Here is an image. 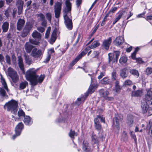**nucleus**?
<instances>
[{
  "instance_id": "24",
  "label": "nucleus",
  "mask_w": 152,
  "mask_h": 152,
  "mask_svg": "<svg viewBox=\"0 0 152 152\" xmlns=\"http://www.w3.org/2000/svg\"><path fill=\"white\" fill-rule=\"evenodd\" d=\"M9 27V23L8 22H5L4 23L2 26V32H7L8 30Z\"/></svg>"
},
{
  "instance_id": "45",
  "label": "nucleus",
  "mask_w": 152,
  "mask_h": 152,
  "mask_svg": "<svg viewBox=\"0 0 152 152\" xmlns=\"http://www.w3.org/2000/svg\"><path fill=\"white\" fill-rule=\"evenodd\" d=\"M99 55V53L97 51H94L91 56L92 58H97Z\"/></svg>"
},
{
  "instance_id": "4",
  "label": "nucleus",
  "mask_w": 152,
  "mask_h": 152,
  "mask_svg": "<svg viewBox=\"0 0 152 152\" xmlns=\"http://www.w3.org/2000/svg\"><path fill=\"white\" fill-rule=\"evenodd\" d=\"M18 102L17 101L12 100L6 103L4 106L5 110L15 114L17 110Z\"/></svg>"
},
{
  "instance_id": "27",
  "label": "nucleus",
  "mask_w": 152,
  "mask_h": 152,
  "mask_svg": "<svg viewBox=\"0 0 152 152\" xmlns=\"http://www.w3.org/2000/svg\"><path fill=\"white\" fill-rule=\"evenodd\" d=\"M127 69L126 68H124L120 71V75L122 77L124 78L127 77L128 75L126 73Z\"/></svg>"
},
{
  "instance_id": "26",
  "label": "nucleus",
  "mask_w": 152,
  "mask_h": 152,
  "mask_svg": "<svg viewBox=\"0 0 152 152\" xmlns=\"http://www.w3.org/2000/svg\"><path fill=\"white\" fill-rule=\"evenodd\" d=\"M141 106L143 112L145 113H146L148 108V106L147 102L144 103L142 102Z\"/></svg>"
},
{
  "instance_id": "25",
  "label": "nucleus",
  "mask_w": 152,
  "mask_h": 152,
  "mask_svg": "<svg viewBox=\"0 0 152 152\" xmlns=\"http://www.w3.org/2000/svg\"><path fill=\"white\" fill-rule=\"evenodd\" d=\"M88 143V142L84 141L83 142V149L84 152H88L89 151Z\"/></svg>"
},
{
  "instance_id": "40",
  "label": "nucleus",
  "mask_w": 152,
  "mask_h": 152,
  "mask_svg": "<svg viewBox=\"0 0 152 152\" xmlns=\"http://www.w3.org/2000/svg\"><path fill=\"white\" fill-rule=\"evenodd\" d=\"M46 17L48 20V21L50 23L51 20L52 15L50 13H47L46 14Z\"/></svg>"
},
{
  "instance_id": "17",
  "label": "nucleus",
  "mask_w": 152,
  "mask_h": 152,
  "mask_svg": "<svg viewBox=\"0 0 152 152\" xmlns=\"http://www.w3.org/2000/svg\"><path fill=\"white\" fill-rule=\"evenodd\" d=\"M143 94V90H138L132 91V96L134 97H140L142 96Z\"/></svg>"
},
{
  "instance_id": "18",
  "label": "nucleus",
  "mask_w": 152,
  "mask_h": 152,
  "mask_svg": "<svg viewBox=\"0 0 152 152\" xmlns=\"http://www.w3.org/2000/svg\"><path fill=\"white\" fill-rule=\"evenodd\" d=\"M18 64L19 67L20 69L22 71V72L24 74L25 71L24 70V64L23 61V59L22 57L20 56H19L18 57Z\"/></svg>"
},
{
  "instance_id": "34",
  "label": "nucleus",
  "mask_w": 152,
  "mask_h": 152,
  "mask_svg": "<svg viewBox=\"0 0 152 152\" xmlns=\"http://www.w3.org/2000/svg\"><path fill=\"white\" fill-rule=\"evenodd\" d=\"M69 135L72 139H74L75 136H77V133L75 132L74 131L71 129L69 133Z\"/></svg>"
},
{
  "instance_id": "52",
  "label": "nucleus",
  "mask_w": 152,
  "mask_h": 152,
  "mask_svg": "<svg viewBox=\"0 0 152 152\" xmlns=\"http://www.w3.org/2000/svg\"><path fill=\"white\" fill-rule=\"evenodd\" d=\"M95 128L99 130H100L102 128L100 124H95Z\"/></svg>"
},
{
  "instance_id": "32",
  "label": "nucleus",
  "mask_w": 152,
  "mask_h": 152,
  "mask_svg": "<svg viewBox=\"0 0 152 152\" xmlns=\"http://www.w3.org/2000/svg\"><path fill=\"white\" fill-rule=\"evenodd\" d=\"M133 123V117L132 116H129L128 117L127 123L128 125L131 126Z\"/></svg>"
},
{
  "instance_id": "33",
  "label": "nucleus",
  "mask_w": 152,
  "mask_h": 152,
  "mask_svg": "<svg viewBox=\"0 0 152 152\" xmlns=\"http://www.w3.org/2000/svg\"><path fill=\"white\" fill-rule=\"evenodd\" d=\"M130 73L136 77H138L139 76V73L137 70L135 69H132L130 71Z\"/></svg>"
},
{
  "instance_id": "50",
  "label": "nucleus",
  "mask_w": 152,
  "mask_h": 152,
  "mask_svg": "<svg viewBox=\"0 0 152 152\" xmlns=\"http://www.w3.org/2000/svg\"><path fill=\"white\" fill-rule=\"evenodd\" d=\"M48 55L51 56L52 53L54 52V50L53 48L48 49Z\"/></svg>"
},
{
  "instance_id": "61",
  "label": "nucleus",
  "mask_w": 152,
  "mask_h": 152,
  "mask_svg": "<svg viewBox=\"0 0 152 152\" xmlns=\"http://www.w3.org/2000/svg\"><path fill=\"white\" fill-rule=\"evenodd\" d=\"M18 7V13L19 15H20L22 12L23 7Z\"/></svg>"
},
{
  "instance_id": "3",
  "label": "nucleus",
  "mask_w": 152,
  "mask_h": 152,
  "mask_svg": "<svg viewBox=\"0 0 152 152\" xmlns=\"http://www.w3.org/2000/svg\"><path fill=\"white\" fill-rule=\"evenodd\" d=\"M100 45L99 41H95L92 44L90 47L88 46L86 48L75 58L74 60L70 63L72 66L74 65L82 57L84 56L87 52L88 51L91 49H94L98 46Z\"/></svg>"
},
{
  "instance_id": "12",
  "label": "nucleus",
  "mask_w": 152,
  "mask_h": 152,
  "mask_svg": "<svg viewBox=\"0 0 152 152\" xmlns=\"http://www.w3.org/2000/svg\"><path fill=\"white\" fill-rule=\"evenodd\" d=\"M61 8V3L58 2L56 3L54 8V12L56 18H57L59 17Z\"/></svg>"
},
{
  "instance_id": "23",
  "label": "nucleus",
  "mask_w": 152,
  "mask_h": 152,
  "mask_svg": "<svg viewBox=\"0 0 152 152\" xmlns=\"http://www.w3.org/2000/svg\"><path fill=\"white\" fill-rule=\"evenodd\" d=\"M145 96L146 100L148 101L151 100L152 99V91L150 90L148 91Z\"/></svg>"
},
{
  "instance_id": "28",
  "label": "nucleus",
  "mask_w": 152,
  "mask_h": 152,
  "mask_svg": "<svg viewBox=\"0 0 152 152\" xmlns=\"http://www.w3.org/2000/svg\"><path fill=\"white\" fill-rule=\"evenodd\" d=\"M28 85V83L26 81L21 82L19 84V89L22 90L25 88L26 86Z\"/></svg>"
},
{
  "instance_id": "47",
  "label": "nucleus",
  "mask_w": 152,
  "mask_h": 152,
  "mask_svg": "<svg viewBox=\"0 0 152 152\" xmlns=\"http://www.w3.org/2000/svg\"><path fill=\"white\" fill-rule=\"evenodd\" d=\"M130 134L134 140L135 142H136L137 140V138L134 132L131 131L130 132Z\"/></svg>"
},
{
  "instance_id": "54",
  "label": "nucleus",
  "mask_w": 152,
  "mask_h": 152,
  "mask_svg": "<svg viewBox=\"0 0 152 152\" xmlns=\"http://www.w3.org/2000/svg\"><path fill=\"white\" fill-rule=\"evenodd\" d=\"M82 0H76V5L77 7L78 8L82 3Z\"/></svg>"
},
{
  "instance_id": "36",
  "label": "nucleus",
  "mask_w": 152,
  "mask_h": 152,
  "mask_svg": "<svg viewBox=\"0 0 152 152\" xmlns=\"http://www.w3.org/2000/svg\"><path fill=\"white\" fill-rule=\"evenodd\" d=\"M99 142L98 137L95 135H93L92 137V142L93 144L97 143Z\"/></svg>"
},
{
  "instance_id": "14",
  "label": "nucleus",
  "mask_w": 152,
  "mask_h": 152,
  "mask_svg": "<svg viewBox=\"0 0 152 152\" xmlns=\"http://www.w3.org/2000/svg\"><path fill=\"white\" fill-rule=\"evenodd\" d=\"M112 40V38L110 37L103 41L102 46L105 49L107 50L109 49Z\"/></svg>"
},
{
  "instance_id": "31",
  "label": "nucleus",
  "mask_w": 152,
  "mask_h": 152,
  "mask_svg": "<svg viewBox=\"0 0 152 152\" xmlns=\"http://www.w3.org/2000/svg\"><path fill=\"white\" fill-rule=\"evenodd\" d=\"M128 60L127 57L125 56H121L119 59V62L121 64H125Z\"/></svg>"
},
{
  "instance_id": "63",
  "label": "nucleus",
  "mask_w": 152,
  "mask_h": 152,
  "mask_svg": "<svg viewBox=\"0 0 152 152\" xmlns=\"http://www.w3.org/2000/svg\"><path fill=\"white\" fill-rule=\"evenodd\" d=\"M137 61H138L139 63L140 64L142 63L143 62L142 61V59L141 58H137L136 59Z\"/></svg>"
},
{
  "instance_id": "46",
  "label": "nucleus",
  "mask_w": 152,
  "mask_h": 152,
  "mask_svg": "<svg viewBox=\"0 0 152 152\" xmlns=\"http://www.w3.org/2000/svg\"><path fill=\"white\" fill-rule=\"evenodd\" d=\"M11 12V10L10 8H8L5 11L4 14L7 17H8L9 16Z\"/></svg>"
},
{
  "instance_id": "58",
  "label": "nucleus",
  "mask_w": 152,
  "mask_h": 152,
  "mask_svg": "<svg viewBox=\"0 0 152 152\" xmlns=\"http://www.w3.org/2000/svg\"><path fill=\"white\" fill-rule=\"evenodd\" d=\"M121 88L119 86H115V91L116 92H118L121 90Z\"/></svg>"
},
{
  "instance_id": "21",
  "label": "nucleus",
  "mask_w": 152,
  "mask_h": 152,
  "mask_svg": "<svg viewBox=\"0 0 152 152\" xmlns=\"http://www.w3.org/2000/svg\"><path fill=\"white\" fill-rule=\"evenodd\" d=\"M25 23V21L23 19H20L18 20L17 24V29L20 31L21 30Z\"/></svg>"
},
{
  "instance_id": "8",
  "label": "nucleus",
  "mask_w": 152,
  "mask_h": 152,
  "mask_svg": "<svg viewBox=\"0 0 152 152\" xmlns=\"http://www.w3.org/2000/svg\"><path fill=\"white\" fill-rule=\"evenodd\" d=\"M8 73L12 78L13 82L15 83L19 80V77L17 72L12 68L10 67L8 69Z\"/></svg>"
},
{
  "instance_id": "10",
  "label": "nucleus",
  "mask_w": 152,
  "mask_h": 152,
  "mask_svg": "<svg viewBox=\"0 0 152 152\" xmlns=\"http://www.w3.org/2000/svg\"><path fill=\"white\" fill-rule=\"evenodd\" d=\"M23 127V125L22 123H19L15 128V134L12 136V138L14 140L16 137L20 135Z\"/></svg>"
},
{
  "instance_id": "29",
  "label": "nucleus",
  "mask_w": 152,
  "mask_h": 152,
  "mask_svg": "<svg viewBox=\"0 0 152 152\" xmlns=\"http://www.w3.org/2000/svg\"><path fill=\"white\" fill-rule=\"evenodd\" d=\"M56 31H54L53 32L50 42V43H53L56 41Z\"/></svg>"
},
{
  "instance_id": "2",
  "label": "nucleus",
  "mask_w": 152,
  "mask_h": 152,
  "mask_svg": "<svg viewBox=\"0 0 152 152\" xmlns=\"http://www.w3.org/2000/svg\"><path fill=\"white\" fill-rule=\"evenodd\" d=\"M72 4L69 0L65 1V7L64 10V18L65 24L67 29L71 30L72 28V23L71 16Z\"/></svg>"
},
{
  "instance_id": "6",
  "label": "nucleus",
  "mask_w": 152,
  "mask_h": 152,
  "mask_svg": "<svg viewBox=\"0 0 152 152\" xmlns=\"http://www.w3.org/2000/svg\"><path fill=\"white\" fill-rule=\"evenodd\" d=\"M32 36L35 40L31 39H29V41L32 44L37 45L40 43L39 41L41 39V34L37 31H34L32 34Z\"/></svg>"
},
{
  "instance_id": "1",
  "label": "nucleus",
  "mask_w": 152,
  "mask_h": 152,
  "mask_svg": "<svg viewBox=\"0 0 152 152\" xmlns=\"http://www.w3.org/2000/svg\"><path fill=\"white\" fill-rule=\"evenodd\" d=\"M38 69H35L34 68L29 69L26 72V79L30 81L33 86L36 85L38 83H42L45 77L44 75H41L40 76L36 74Z\"/></svg>"
},
{
  "instance_id": "53",
  "label": "nucleus",
  "mask_w": 152,
  "mask_h": 152,
  "mask_svg": "<svg viewBox=\"0 0 152 152\" xmlns=\"http://www.w3.org/2000/svg\"><path fill=\"white\" fill-rule=\"evenodd\" d=\"M117 8L116 7H114L112 8L111 10L109 11L110 12L112 13L111 15H112V13H114L117 10Z\"/></svg>"
},
{
  "instance_id": "51",
  "label": "nucleus",
  "mask_w": 152,
  "mask_h": 152,
  "mask_svg": "<svg viewBox=\"0 0 152 152\" xmlns=\"http://www.w3.org/2000/svg\"><path fill=\"white\" fill-rule=\"evenodd\" d=\"M105 75V72L104 71L100 72V75L98 76V78L99 79H101L102 77Z\"/></svg>"
},
{
  "instance_id": "44",
  "label": "nucleus",
  "mask_w": 152,
  "mask_h": 152,
  "mask_svg": "<svg viewBox=\"0 0 152 152\" xmlns=\"http://www.w3.org/2000/svg\"><path fill=\"white\" fill-rule=\"evenodd\" d=\"M25 114L23 111L20 109L18 112V115L19 117L24 116H25Z\"/></svg>"
},
{
  "instance_id": "22",
  "label": "nucleus",
  "mask_w": 152,
  "mask_h": 152,
  "mask_svg": "<svg viewBox=\"0 0 152 152\" xmlns=\"http://www.w3.org/2000/svg\"><path fill=\"white\" fill-rule=\"evenodd\" d=\"M25 60L26 63L28 65H30L31 64L33 63V61L32 60L31 57L28 55L25 54L24 55Z\"/></svg>"
},
{
  "instance_id": "16",
  "label": "nucleus",
  "mask_w": 152,
  "mask_h": 152,
  "mask_svg": "<svg viewBox=\"0 0 152 152\" xmlns=\"http://www.w3.org/2000/svg\"><path fill=\"white\" fill-rule=\"evenodd\" d=\"M124 37L122 36H119L117 37L114 41V43L116 46H119L122 45L124 42Z\"/></svg>"
},
{
  "instance_id": "39",
  "label": "nucleus",
  "mask_w": 152,
  "mask_h": 152,
  "mask_svg": "<svg viewBox=\"0 0 152 152\" xmlns=\"http://www.w3.org/2000/svg\"><path fill=\"white\" fill-rule=\"evenodd\" d=\"M124 84L125 86H130L133 84V83L130 80H125Z\"/></svg>"
},
{
  "instance_id": "64",
  "label": "nucleus",
  "mask_w": 152,
  "mask_h": 152,
  "mask_svg": "<svg viewBox=\"0 0 152 152\" xmlns=\"http://www.w3.org/2000/svg\"><path fill=\"white\" fill-rule=\"evenodd\" d=\"M145 13H143L142 14L138 15H137V18H140L143 17V16L145 15Z\"/></svg>"
},
{
  "instance_id": "59",
  "label": "nucleus",
  "mask_w": 152,
  "mask_h": 152,
  "mask_svg": "<svg viewBox=\"0 0 152 152\" xmlns=\"http://www.w3.org/2000/svg\"><path fill=\"white\" fill-rule=\"evenodd\" d=\"M98 118L100 119L101 121L102 122L104 123V118L101 115L98 116Z\"/></svg>"
},
{
  "instance_id": "11",
  "label": "nucleus",
  "mask_w": 152,
  "mask_h": 152,
  "mask_svg": "<svg viewBox=\"0 0 152 152\" xmlns=\"http://www.w3.org/2000/svg\"><path fill=\"white\" fill-rule=\"evenodd\" d=\"M100 95L103 97L104 99L108 100H112L113 98L112 97H109L108 96L109 95V92L103 89H101L99 91Z\"/></svg>"
},
{
  "instance_id": "30",
  "label": "nucleus",
  "mask_w": 152,
  "mask_h": 152,
  "mask_svg": "<svg viewBox=\"0 0 152 152\" xmlns=\"http://www.w3.org/2000/svg\"><path fill=\"white\" fill-rule=\"evenodd\" d=\"M96 88V84H95L94 85L91 83L88 89V92L91 94L92 93L94 92Z\"/></svg>"
},
{
  "instance_id": "37",
  "label": "nucleus",
  "mask_w": 152,
  "mask_h": 152,
  "mask_svg": "<svg viewBox=\"0 0 152 152\" xmlns=\"http://www.w3.org/2000/svg\"><path fill=\"white\" fill-rule=\"evenodd\" d=\"M123 15V13L122 12L120 13L116 17V18L114 20L113 22V25L115 24L118 20L121 18Z\"/></svg>"
},
{
  "instance_id": "7",
  "label": "nucleus",
  "mask_w": 152,
  "mask_h": 152,
  "mask_svg": "<svg viewBox=\"0 0 152 152\" xmlns=\"http://www.w3.org/2000/svg\"><path fill=\"white\" fill-rule=\"evenodd\" d=\"M43 51L36 48H34L31 53V55L33 57L34 60H40L42 58Z\"/></svg>"
},
{
  "instance_id": "19",
  "label": "nucleus",
  "mask_w": 152,
  "mask_h": 152,
  "mask_svg": "<svg viewBox=\"0 0 152 152\" xmlns=\"http://www.w3.org/2000/svg\"><path fill=\"white\" fill-rule=\"evenodd\" d=\"M30 42H26L24 46V48L26 51L28 53H30L34 48V46L31 45Z\"/></svg>"
},
{
  "instance_id": "35",
  "label": "nucleus",
  "mask_w": 152,
  "mask_h": 152,
  "mask_svg": "<svg viewBox=\"0 0 152 152\" xmlns=\"http://www.w3.org/2000/svg\"><path fill=\"white\" fill-rule=\"evenodd\" d=\"M110 80L108 77H104L101 80V83L104 84H108L110 83Z\"/></svg>"
},
{
  "instance_id": "41",
  "label": "nucleus",
  "mask_w": 152,
  "mask_h": 152,
  "mask_svg": "<svg viewBox=\"0 0 152 152\" xmlns=\"http://www.w3.org/2000/svg\"><path fill=\"white\" fill-rule=\"evenodd\" d=\"M145 72L147 75L151 74L152 73V68L149 67L147 68L146 69Z\"/></svg>"
},
{
  "instance_id": "56",
  "label": "nucleus",
  "mask_w": 152,
  "mask_h": 152,
  "mask_svg": "<svg viewBox=\"0 0 152 152\" xmlns=\"http://www.w3.org/2000/svg\"><path fill=\"white\" fill-rule=\"evenodd\" d=\"M38 17H40L41 20H44L45 19V17L44 15L42 13H39L37 15Z\"/></svg>"
},
{
  "instance_id": "62",
  "label": "nucleus",
  "mask_w": 152,
  "mask_h": 152,
  "mask_svg": "<svg viewBox=\"0 0 152 152\" xmlns=\"http://www.w3.org/2000/svg\"><path fill=\"white\" fill-rule=\"evenodd\" d=\"M98 118H99L98 117L95 118L94 119V122L95 124H99V120Z\"/></svg>"
},
{
  "instance_id": "48",
  "label": "nucleus",
  "mask_w": 152,
  "mask_h": 152,
  "mask_svg": "<svg viewBox=\"0 0 152 152\" xmlns=\"http://www.w3.org/2000/svg\"><path fill=\"white\" fill-rule=\"evenodd\" d=\"M151 122L150 121L149 122V124L147 125V129H149V134L151 133V135H152V128L151 129Z\"/></svg>"
},
{
  "instance_id": "13",
  "label": "nucleus",
  "mask_w": 152,
  "mask_h": 152,
  "mask_svg": "<svg viewBox=\"0 0 152 152\" xmlns=\"http://www.w3.org/2000/svg\"><path fill=\"white\" fill-rule=\"evenodd\" d=\"M121 116L120 115L119 116L118 115H116L115 117L113 119V124L114 126V129L118 130L119 129V122L120 120H121Z\"/></svg>"
},
{
  "instance_id": "60",
  "label": "nucleus",
  "mask_w": 152,
  "mask_h": 152,
  "mask_svg": "<svg viewBox=\"0 0 152 152\" xmlns=\"http://www.w3.org/2000/svg\"><path fill=\"white\" fill-rule=\"evenodd\" d=\"M112 76L113 78L115 80H116V74L115 72H113L112 73Z\"/></svg>"
},
{
  "instance_id": "43",
  "label": "nucleus",
  "mask_w": 152,
  "mask_h": 152,
  "mask_svg": "<svg viewBox=\"0 0 152 152\" xmlns=\"http://www.w3.org/2000/svg\"><path fill=\"white\" fill-rule=\"evenodd\" d=\"M51 29V28L50 27H48V29H47L46 31V32L45 35V38H48V37L49 34L50 32Z\"/></svg>"
},
{
  "instance_id": "49",
  "label": "nucleus",
  "mask_w": 152,
  "mask_h": 152,
  "mask_svg": "<svg viewBox=\"0 0 152 152\" xmlns=\"http://www.w3.org/2000/svg\"><path fill=\"white\" fill-rule=\"evenodd\" d=\"M5 58L7 63L9 64H10L11 61L10 57L8 55H7Z\"/></svg>"
},
{
  "instance_id": "5",
  "label": "nucleus",
  "mask_w": 152,
  "mask_h": 152,
  "mask_svg": "<svg viewBox=\"0 0 152 152\" xmlns=\"http://www.w3.org/2000/svg\"><path fill=\"white\" fill-rule=\"evenodd\" d=\"M120 53V52L119 51H116L114 52V53H110L108 54L109 62L111 67H113V64L117 63Z\"/></svg>"
},
{
  "instance_id": "55",
  "label": "nucleus",
  "mask_w": 152,
  "mask_h": 152,
  "mask_svg": "<svg viewBox=\"0 0 152 152\" xmlns=\"http://www.w3.org/2000/svg\"><path fill=\"white\" fill-rule=\"evenodd\" d=\"M12 63L14 64H16V61L15 56L14 55H12Z\"/></svg>"
},
{
  "instance_id": "20",
  "label": "nucleus",
  "mask_w": 152,
  "mask_h": 152,
  "mask_svg": "<svg viewBox=\"0 0 152 152\" xmlns=\"http://www.w3.org/2000/svg\"><path fill=\"white\" fill-rule=\"evenodd\" d=\"M23 121L25 124L27 125H31L33 123L32 118L29 116H25Z\"/></svg>"
},
{
  "instance_id": "42",
  "label": "nucleus",
  "mask_w": 152,
  "mask_h": 152,
  "mask_svg": "<svg viewBox=\"0 0 152 152\" xmlns=\"http://www.w3.org/2000/svg\"><path fill=\"white\" fill-rule=\"evenodd\" d=\"M23 2L22 0H18L17 5L18 7H23Z\"/></svg>"
},
{
  "instance_id": "57",
  "label": "nucleus",
  "mask_w": 152,
  "mask_h": 152,
  "mask_svg": "<svg viewBox=\"0 0 152 152\" xmlns=\"http://www.w3.org/2000/svg\"><path fill=\"white\" fill-rule=\"evenodd\" d=\"M37 29L39 31L42 33L45 30L44 28L42 27H38Z\"/></svg>"
},
{
  "instance_id": "15",
  "label": "nucleus",
  "mask_w": 152,
  "mask_h": 152,
  "mask_svg": "<svg viewBox=\"0 0 152 152\" xmlns=\"http://www.w3.org/2000/svg\"><path fill=\"white\" fill-rule=\"evenodd\" d=\"M32 28V26L31 25H27L26 26L23 31L22 33V36L23 37H25L26 36L29 31Z\"/></svg>"
},
{
  "instance_id": "9",
  "label": "nucleus",
  "mask_w": 152,
  "mask_h": 152,
  "mask_svg": "<svg viewBox=\"0 0 152 152\" xmlns=\"http://www.w3.org/2000/svg\"><path fill=\"white\" fill-rule=\"evenodd\" d=\"M1 82L2 86V88L0 90V93L1 95L3 96H4L6 95V91L8 92L9 89L8 88L7 85L4 78L2 77H1Z\"/></svg>"
},
{
  "instance_id": "38",
  "label": "nucleus",
  "mask_w": 152,
  "mask_h": 152,
  "mask_svg": "<svg viewBox=\"0 0 152 152\" xmlns=\"http://www.w3.org/2000/svg\"><path fill=\"white\" fill-rule=\"evenodd\" d=\"M139 49L138 48H137L135 49L134 51L132 53L131 57L133 60H136L137 58L135 57L137 52L138 51Z\"/></svg>"
}]
</instances>
